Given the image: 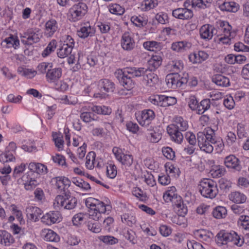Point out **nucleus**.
<instances>
[{
  "instance_id": "11",
  "label": "nucleus",
  "mask_w": 249,
  "mask_h": 249,
  "mask_svg": "<svg viewBox=\"0 0 249 249\" xmlns=\"http://www.w3.org/2000/svg\"><path fill=\"white\" fill-rule=\"evenodd\" d=\"M25 212L28 219L34 222L38 220L42 213V211L40 209L33 206L27 207L25 210Z\"/></svg>"
},
{
  "instance_id": "31",
  "label": "nucleus",
  "mask_w": 249,
  "mask_h": 249,
  "mask_svg": "<svg viewBox=\"0 0 249 249\" xmlns=\"http://www.w3.org/2000/svg\"><path fill=\"white\" fill-rule=\"evenodd\" d=\"M177 198V201L174 203L175 205L176 206L178 216L183 218L187 213V208L184 206L182 198L180 196H178V197Z\"/></svg>"
},
{
  "instance_id": "5",
  "label": "nucleus",
  "mask_w": 249,
  "mask_h": 249,
  "mask_svg": "<svg viewBox=\"0 0 249 249\" xmlns=\"http://www.w3.org/2000/svg\"><path fill=\"white\" fill-rule=\"evenodd\" d=\"M98 88L101 93H94L95 98H105L107 96V93L113 92L115 89V85L113 82L107 79L100 80L98 82Z\"/></svg>"
},
{
  "instance_id": "47",
  "label": "nucleus",
  "mask_w": 249,
  "mask_h": 249,
  "mask_svg": "<svg viewBox=\"0 0 249 249\" xmlns=\"http://www.w3.org/2000/svg\"><path fill=\"white\" fill-rule=\"evenodd\" d=\"M131 21L138 27H142L147 24V21L141 16H133L131 18Z\"/></svg>"
},
{
  "instance_id": "14",
  "label": "nucleus",
  "mask_w": 249,
  "mask_h": 249,
  "mask_svg": "<svg viewBox=\"0 0 249 249\" xmlns=\"http://www.w3.org/2000/svg\"><path fill=\"white\" fill-rule=\"evenodd\" d=\"M167 131L171 137L172 140L179 143L183 140V135L179 131V128L177 125H168Z\"/></svg>"
},
{
  "instance_id": "63",
  "label": "nucleus",
  "mask_w": 249,
  "mask_h": 249,
  "mask_svg": "<svg viewBox=\"0 0 249 249\" xmlns=\"http://www.w3.org/2000/svg\"><path fill=\"white\" fill-rule=\"evenodd\" d=\"M124 236L126 239L129 240L133 244L136 243V234L134 231L131 230H127L124 233Z\"/></svg>"
},
{
  "instance_id": "9",
  "label": "nucleus",
  "mask_w": 249,
  "mask_h": 249,
  "mask_svg": "<svg viewBox=\"0 0 249 249\" xmlns=\"http://www.w3.org/2000/svg\"><path fill=\"white\" fill-rule=\"evenodd\" d=\"M174 17L180 19L185 20L191 18L193 17V11L187 8H178L172 11Z\"/></svg>"
},
{
  "instance_id": "58",
  "label": "nucleus",
  "mask_w": 249,
  "mask_h": 249,
  "mask_svg": "<svg viewBox=\"0 0 249 249\" xmlns=\"http://www.w3.org/2000/svg\"><path fill=\"white\" fill-rule=\"evenodd\" d=\"M236 141V137L235 134L231 131L228 133L226 139L227 144L230 146L233 145Z\"/></svg>"
},
{
  "instance_id": "44",
  "label": "nucleus",
  "mask_w": 249,
  "mask_h": 249,
  "mask_svg": "<svg viewBox=\"0 0 249 249\" xmlns=\"http://www.w3.org/2000/svg\"><path fill=\"white\" fill-rule=\"evenodd\" d=\"M162 107H165L175 105L177 102L176 98L171 96L162 95Z\"/></svg>"
},
{
  "instance_id": "35",
  "label": "nucleus",
  "mask_w": 249,
  "mask_h": 249,
  "mask_svg": "<svg viewBox=\"0 0 249 249\" xmlns=\"http://www.w3.org/2000/svg\"><path fill=\"white\" fill-rule=\"evenodd\" d=\"M71 181L76 186L84 190L87 191L90 189V186L89 183L85 181L80 178H73Z\"/></svg>"
},
{
  "instance_id": "40",
  "label": "nucleus",
  "mask_w": 249,
  "mask_h": 249,
  "mask_svg": "<svg viewBox=\"0 0 249 249\" xmlns=\"http://www.w3.org/2000/svg\"><path fill=\"white\" fill-rule=\"evenodd\" d=\"M120 160H118L125 167H130L133 163V158L131 155L124 154L122 157H119Z\"/></svg>"
},
{
  "instance_id": "16",
  "label": "nucleus",
  "mask_w": 249,
  "mask_h": 249,
  "mask_svg": "<svg viewBox=\"0 0 249 249\" xmlns=\"http://www.w3.org/2000/svg\"><path fill=\"white\" fill-rule=\"evenodd\" d=\"M239 162V159L233 155L226 157L224 161L225 164L228 168H233L238 171L241 169Z\"/></svg>"
},
{
  "instance_id": "20",
  "label": "nucleus",
  "mask_w": 249,
  "mask_h": 249,
  "mask_svg": "<svg viewBox=\"0 0 249 249\" xmlns=\"http://www.w3.org/2000/svg\"><path fill=\"white\" fill-rule=\"evenodd\" d=\"M165 81L167 86L171 89H176L179 87V75L178 74L170 73L166 75Z\"/></svg>"
},
{
  "instance_id": "45",
  "label": "nucleus",
  "mask_w": 249,
  "mask_h": 249,
  "mask_svg": "<svg viewBox=\"0 0 249 249\" xmlns=\"http://www.w3.org/2000/svg\"><path fill=\"white\" fill-rule=\"evenodd\" d=\"M100 240L107 245H114L118 242V240L116 238L110 235L100 236L99 237Z\"/></svg>"
},
{
  "instance_id": "55",
  "label": "nucleus",
  "mask_w": 249,
  "mask_h": 249,
  "mask_svg": "<svg viewBox=\"0 0 249 249\" xmlns=\"http://www.w3.org/2000/svg\"><path fill=\"white\" fill-rule=\"evenodd\" d=\"M147 138L151 142H157L161 139V135L160 133L153 131L148 134Z\"/></svg>"
},
{
  "instance_id": "37",
  "label": "nucleus",
  "mask_w": 249,
  "mask_h": 249,
  "mask_svg": "<svg viewBox=\"0 0 249 249\" xmlns=\"http://www.w3.org/2000/svg\"><path fill=\"white\" fill-rule=\"evenodd\" d=\"M208 54L204 51H199L197 53H195L192 56H190L191 61H193L192 57H194V63H200L202 61L206 60L208 58Z\"/></svg>"
},
{
  "instance_id": "17",
  "label": "nucleus",
  "mask_w": 249,
  "mask_h": 249,
  "mask_svg": "<svg viewBox=\"0 0 249 249\" xmlns=\"http://www.w3.org/2000/svg\"><path fill=\"white\" fill-rule=\"evenodd\" d=\"M58 24L54 19H51L47 21L45 25V35L47 37L52 36L57 30Z\"/></svg>"
},
{
  "instance_id": "38",
  "label": "nucleus",
  "mask_w": 249,
  "mask_h": 249,
  "mask_svg": "<svg viewBox=\"0 0 249 249\" xmlns=\"http://www.w3.org/2000/svg\"><path fill=\"white\" fill-rule=\"evenodd\" d=\"M227 214V211L225 207L223 206H217L213 211V216L217 218H223L225 217Z\"/></svg>"
},
{
  "instance_id": "59",
  "label": "nucleus",
  "mask_w": 249,
  "mask_h": 249,
  "mask_svg": "<svg viewBox=\"0 0 249 249\" xmlns=\"http://www.w3.org/2000/svg\"><path fill=\"white\" fill-rule=\"evenodd\" d=\"M221 30L224 34V36H231V27L227 22L222 21L220 23Z\"/></svg>"
},
{
  "instance_id": "6",
  "label": "nucleus",
  "mask_w": 249,
  "mask_h": 249,
  "mask_svg": "<svg viewBox=\"0 0 249 249\" xmlns=\"http://www.w3.org/2000/svg\"><path fill=\"white\" fill-rule=\"evenodd\" d=\"M87 9L85 3L79 2L74 4L70 9V20L75 22L80 19L87 13Z\"/></svg>"
},
{
  "instance_id": "25",
  "label": "nucleus",
  "mask_w": 249,
  "mask_h": 249,
  "mask_svg": "<svg viewBox=\"0 0 249 249\" xmlns=\"http://www.w3.org/2000/svg\"><path fill=\"white\" fill-rule=\"evenodd\" d=\"M222 11H226L235 13L239 9V5L234 1L225 2L219 5Z\"/></svg>"
},
{
  "instance_id": "18",
  "label": "nucleus",
  "mask_w": 249,
  "mask_h": 249,
  "mask_svg": "<svg viewBox=\"0 0 249 249\" xmlns=\"http://www.w3.org/2000/svg\"><path fill=\"white\" fill-rule=\"evenodd\" d=\"M95 33V30L88 23L85 24L84 26L81 27L79 30L77 31L78 36L81 38H85L89 36H93Z\"/></svg>"
},
{
  "instance_id": "12",
  "label": "nucleus",
  "mask_w": 249,
  "mask_h": 249,
  "mask_svg": "<svg viewBox=\"0 0 249 249\" xmlns=\"http://www.w3.org/2000/svg\"><path fill=\"white\" fill-rule=\"evenodd\" d=\"M62 70L61 68H55L48 69L46 77L48 82L53 83L58 81L61 77Z\"/></svg>"
},
{
  "instance_id": "10",
  "label": "nucleus",
  "mask_w": 249,
  "mask_h": 249,
  "mask_svg": "<svg viewBox=\"0 0 249 249\" xmlns=\"http://www.w3.org/2000/svg\"><path fill=\"white\" fill-rule=\"evenodd\" d=\"M121 44L124 50L130 51L134 48L135 42L128 33H125L122 36Z\"/></svg>"
},
{
  "instance_id": "53",
  "label": "nucleus",
  "mask_w": 249,
  "mask_h": 249,
  "mask_svg": "<svg viewBox=\"0 0 249 249\" xmlns=\"http://www.w3.org/2000/svg\"><path fill=\"white\" fill-rule=\"evenodd\" d=\"M163 155L168 159L173 160L175 157V153L169 147H164L162 149Z\"/></svg>"
},
{
  "instance_id": "39",
  "label": "nucleus",
  "mask_w": 249,
  "mask_h": 249,
  "mask_svg": "<svg viewBox=\"0 0 249 249\" xmlns=\"http://www.w3.org/2000/svg\"><path fill=\"white\" fill-rule=\"evenodd\" d=\"M211 106V101L209 99H206L202 100L199 104L197 110V113L199 114L203 113L205 111L210 108Z\"/></svg>"
},
{
  "instance_id": "4",
  "label": "nucleus",
  "mask_w": 249,
  "mask_h": 249,
  "mask_svg": "<svg viewBox=\"0 0 249 249\" xmlns=\"http://www.w3.org/2000/svg\"><path fill=\"white\" fill-rule=\"evenodd\" d=\"M77 203V199L71 196L70 191H66L62 195H58L54 202L55 207H61L65 209L72 210L75 208Z\"/></svg>"
},
{
  "instance_id": "8",
  "label": "nucleus",
  "mask_w": 249,
  "mask_h": 249,
  "mask_svg": "<svg viewBox=\"0 0 249 249\" xmlns=\"http://www.w3.org/2000/svg\"><path fill=\"white\" fill-rule=\"evenodd\" d=\"M155 118L154 112L151 109L144 110L141 113L136 114V118L140 124H149L150 121Z\"/></svg>"
},
{
  "instance_id": "62",
  "label": "nucleus",
  "mask_w": 249,
  "mask_h": 249,
  "mask_svg": "<svg viewBox=\"0 0 249 249\" xmlns=\"http://www.w3.org/2000/svg\"><path fill=\"white\" fill-rule=\"evenodd\" d=\"M234 50L236 52H249V46L244 45L243 43L238 42L234 44Z\"/></svg>"
},
{
  "instance_id": "30",
  "label": "nucleus",
  "mask_w": 249,
  "mask_h": 249,
  "mask_svg": "<svg viewBox=\"0 0 249 249\" xmlns=\"http://www.w3.org/2000/svg\"><path fill=\"white\" fill-rule=\"evenodd\" d=\"M2 45L6 46L7 48H14L15 49H17L19 45V41L17 36H11L6 38L2 42Z\"/></svg>"
},
{
  "instance_id": "24",
  "label": "nucleus",
  "mask_w": 249,
  "mask_h": 249,
  "mask_svg": "<svg viewBox=\"0 0 249 249\" xmlns=\"http://www.w3.org/2000/svg\"><path fill=\"white\" fill-rule=\"evenodd\" d=\"M230 243L238 247H241L244 243V238L237 232L232 231L230 232Z\"/></svg>"
},
{
  "instance_id": "3",
  "label": "nucleus",
  "mask_w": 249,
  "mask_h": 249,
  "mask_svg": "<svg viewBox=\"0 0 249 249\" xmlns=\"http://www.w3.org/2000/svg\"><path fill=\"white\" fill-rule=\"evenodd\" d=\"M199 190L205 197L213 198L218 193L216 183L209 178H204L199 184Z\"/></svg>"
},
{
  "instance_id": "32",
  "label": "nucleus",
  "mask_w": 249,
  "mask_h": 249,
  "mask_svg": "<svg viewBox=\"0 0 249 249\" xmlns=\"http://www.w3.org/2000/svg\"><path fill=\"white\" fill-rule=\"evenodd\" d=\"M72 49L67 46V44H63L58 50L57 52V56L61 58H64L71 54Z\"/></svg>"
},
{
  "instance_id": "2",
  "label": "nucleus",
  "mask_w": 249,
  "mask_h": 249,
  "mask_svg": "<svg viewBox=\"0 0 249 249\" xmlns=\"http://www.w3.org/2000/svg\"><path fill=\"white\" fill-rule=\"evenodd\" d=\"M214 131V129L207 127L203 132L197 133V144L201 150L211 153L213 150V144L221 147L223 145L222 142L215 140Z\"/></svg>"
},
{
  "instance_id": "7",
  "label": "nucleus",
  "mask_w": 249,
  "mask_h": 249,
  "mask_svg": "<svg viewBox=\"0 0 249 249\" xmlns=\"http://www.w3.org/2000/svg\"><path fill=\"white\" fill-rule=\"evenodd\" d=\"M21 42L27 45H32L34 43H37L40 39V36L38 31L32 29L28 30L20 36Z\"/></svg>"
},
{
  "instance_id": "51",
  "label": "nucleus",
  "mask_w": 249,
  "mask_h": 249,
  "mask_svg": "<svg viewBox=\"0 0 249 249\" xmlns=\"http://www.w3.org/2000/svg\"><path fill=\"white\" fill-rule=\"evenodd\" d=\"M107 176L111 178H114L117 175V168L114 164H109L107 166Z\"/></svg>"
},
{
  "instance_id": "54",
  "label": "nucleus",
  "mask_w": 249,
  "mask_h": 249,
  "mask_svg": "<svg viewBox=\"0 0 249 249\" xmlns=\"http://www.w3.org/2000/svg\"><path fill=\"white\" fill-rule=\"evenodd\" d=\"M61 100L63 101L64 104L68 105H75L78 103V99L74 96L65 95L61 98Z\"/></svg>"
},
{
  "instance_id": "56",
  "label": "nucleus",
  "mask_w": 249,
  "mask_h": 249,
  "mask_svg": "<svg viewBox=\"0 0 249 249\" xmlns=\"http://www.w3.org/2000/svg\"><path fill=\"white\" fill-rule=\"evenodd\" d=\"M162 95H154L150 97L149 99V101L155 105L162 107Z\"/></svg>"
},
{
  "instance_id": "19",
  "label": "nucleus",
  "mask_w": 249,
  "mask_h": 249,
  "mask_svg": "<svg viewBox=\"0 0 249 249\" xmlns=\"http://www.w3.org/2000/svg\"><path fill=\"white\" fill-rule=\"evenodd\" d=\"M213 0H188L184 2L183 6L184 8H187L189 7L191 2L193 7H197L200 8L204 9L210 6V4L212 2Z\"/></svg>"
},
{
  "instance_id": "41",
  "label": "nucleus",
  "mask_w": 249,
  "mask_h": 249,
  "mask_svg": "<svg viewBox=\"0 0 249 249\" xmlns=\"http://www.w3.org/2000/svg\"><path fill=\"white\" fill-rule=\"evenodd\" d=\"M108 9L111 13L117 15H122L124 12V9L116 3L109 5Z\"/></svg>"
},
{
  "instance_id": "42",
  "label": "nucleus",
  "mask_w": 249,
  "mask_h": 249,
  "mask_svg": "<svg viewBox=\"0 0 249 249\" xmlns=\"http://www.w3.org/2000/svg\"><path fill=\"white\" fill-rule=\"evenodd\" d=\"M95 159V153L94 152H89L86 156V166L87 168L92 169L94 167V161Z\"/></svg>"
},
{
  "instance_id": "15",
  "label": "nucleus",
  "mask_w": 249,
  "mask_h": 249,
  "mask_svg": "<svg viewBox=\"0 0 249 249\" xmlns=\"http://www.w3.org/2000/svg\"><path fill=\"white\" fill-rule=\"evenodd\" d=\"M215 29L209 24L203 25L200 29L199 33L201 37L205 40H210L213 37Z\"/></svg>"
},
{
  "instance_id": "27",
  "label": "nucleus",
  "mask_w": 249,
  "mask_h": 249,
  "mask_svg": "<svg viewBox=\"0 0 249 249\" xmlns=\"http://www.w3.org/2000/svg\"><path fill=\"white\" fill-rule=\"evenodd\" d=\"M212 81L220 87H227L230 85L229 79L221 74H216L212 77Z\"/></svg>"
},
{
  "instance_id": "46",
  "label": "nucleus",
  "mask_w": 249,
  "mask_h": 249,
  "mask_svg": "<svg viewBox=\"0 0 249 249\" xmlns=\"http://www.w3.org/2000/svg\"><path fill=\"white\" fill-rule=\"evenodd\" d=\"M121 219L123 223L129 226H132L136 223L135 217L127 213H124L121 216Z\"/></svg>"
},
{
  "instance_id": "23",
  "label": "nucleus",
  "mask_w": 249,
  "mask_h": 249,
  "mask_svg": "<svg viewBox=\"0 0 249 249\" xmlns=\"http://www.w3.org/2000/svg\"><path fill=\"white\" fill-rule=\"evenodd\" d=\"M41 234L47 241L57 242L60 240L59 236L52 230L45 229L42 231Z\"/></svg>"
},
{
  "instance_id": "21",
  "label": "nucleus",
  "mask_w": 249,
  "mask_h": 249,
  "mask_svg": "<svg viewBox=\"0 0 249 249\" xmlns=\"http://www.w3.org/2000/svg\"><path fill=\"white\" fill-rule=\"evenodd\" d=\"M230 232L220 231L216 236L215 241L219 246L227 245L230 243Z\"/></svg>"
},
{
  "instance_id": "61",
  "label": "nucleus",
  "mask_w": 249,
  "mask_h": 249,
  "mask_svg": "<svg viewBox=\"0 0 249 249\" xmlns=\"http://www.w3.org/2000/svg\"><path fill=\"white\" fill-rule=\"evenodd\" d=\"M96 211L98 212H100V213H105L107 211V209L108 210L109 208H111V206L109 205H105V203L103 202L98 201L97 203H96Z\"/></svg>"
},
{
  "instance_id": "1",
  "label": "nucleus",
  "mask_w": 249,
  "mask_h": 249,
  "mask_svg": "<svg viewBox=\"0 0 249 249\" xmlns=\"http://www.w3.org/2000/svg\"><path fill=\"white\" fill-rule=\"evenodd\" d=\"M114 75L120 84L128 90L134 87L135 84L132 79L134 77L143 76L146 85L150 87H155L159 81L157 74L144 68L127 67L124 70L118 69Z\"/></svg>"
},
{
  "instance_id": "13",
  "label": "nucleus",
  "mask_w": 249,
  "mask_h": 249,
  "mask_svg": "<svg viewBox=\"0 0 249 249\" xmlns=\"http://www.w3.org/2000/svg\"><path fill=\"white\" fill-rule=\"evenodd\" d=\"M60 214L58 211H53L47 213L41 217V221L43 223L51 225L52 224L59 221Z\"/></svg>"
},
{
  "instance_id": "33",
  "label": "nucleus",
  "mask_w": 249,
  "mask_h": 249,
  "mask_svg": "<svg viewBox=\"0 0 249 249\" xmlns=\"http://www.w3.org/2000/svg\"><path fill=\"white\" fill-rule=\"evenodd\" d=\"M92 111L98 114L109 115L111 112V109L105 106H92Z\"/></svg>"
},
{
  "instance_id": "34",
  "label": "nucleus",
  "mask_w": 249,
  "mask_h": 249,
  "mask_svg": "<svg viewBox=\"0 0 249 249\" xmlns=\"http://www.w3.org/2000/svg\"><path fill=\"white\" fill-rule=\"evenodd\" d=\"M230 199L236 204L243 203L246 200V197L243 194L235 192L230 195Z\"/></svg>"
},
{
  "instance_id": "29",
  "label": "nucleus",
  "mask_w": 249,
  "mask_h": 249,
  "mask_svg": "<svg viewBox=\"0 0 249 249\" xmlns=\"http://www.w3.org/2000/svg\"><path fill=\"white\" fill-rule=\"evenodd\" d=\"M14 239L12 235L5 231H0V243L5 246H10L13 243Z\"/></svg>"
},
{
  "instance_id": "50",
  "label": "nucleus",
  "mask_w": 249,
  "mask_h": 249,
  "mask_svg": "<svg viewBox=\"0 0 249 249\" xmlns=\"http://www.w3.org/2000/svg\"><path fill=\"white\" fill-rule=\"evenodd\" d=\"M160 45V43L154 41H146L143 43L144 48L150 51H154L155 49H157Z\"/></svg>"
},
{
  "instance_id": "36",
  "label": "nucleus",
  "mask_w": 249,
  "mask_h": 249,
  "mask_svg": "<svg viewBox=\"0 0 249 249\" xmlns=\"http://www.w3.org/2000/svg\"><path fill=\"white\" fill-rule=\"evenodd\" d=\"M57 46V42L55 39L52 40L48 44L47 47L42 53V56L45 57L50 55L52 52H54Z\"/></svg>"
},
{
  "instance_id": "64",
  "label": "nucleus",
  "mask_w": 249,
  "mask_h": 249,
  "mask_svg": "<svg viewBox=\"0 0 249 249\" xmlns=\"http://www.w3.org/2000/svg\"><path fill=\"white\" fill-rule=\"evenodd\" d=\"M187 246L188 249H204L201 244L195 241H188Z\"/></svg>"
},
{
  "instance_id": "49",
  "label": "nucleus",
  "mask_w": 249,
  "mask_h": 249,
  "mask_svg": "<svg viewBox=\"0 0 249 249\" xmlns=\"http://www.w3.org/2000/svg\"><path fill=\"white\" fill-rule=\"evenodd\" d=\"M238 224L245 230L249 229V216L244 214L240 215Z\"/></svg>"
},
{
  "instance_id": "28",
  "label": "nucleus",
  "mask_w": 249,
  "mask_h": 249,
  "mask_svg": "<svg viewBox=\"0 0 249 249\" xmlns=\"http://www.w3.org/2000/svg\"><path fill=\"white\" fill-rule=\"evenodd\" d=\"M191 44L186 41L174 42L172 44L171 49L178 52H183L190 48Z\"/></svg>"
},
{
  "instance_id": "43",
  "label": "nucleus",
  "mask_w": 249,
  "mask_h": 249,
  "mask_svg": "<svg viewBox=\"0 0 249 249\" xmlns=\"http://www.w3.org/2000/svg\"><path fill=\"white\" fill-rule=\"evenodd\" d=\"M224 167L220 165L213 166L211 170V173L213 178L220 177L224 175Z\"/></svg>"
},
{
  "instance_id": "22",
  "label": "nucleus",
  "mask_w": 249,
  "mask_h": 249,
  "mask_svg": "<svg viewBox=\"0 0 249 249\" xmlns=\"http://www.w3.org/2000/svg\"><path fill=\"white\" fill-rule=\"evenodd\" d=\"M195 235L201 241L205 242L207 243L211 242L213 236V233L211 232L204 229L196 231Z\"/></svg>"
},
{
  "instance_id": "57",
  "label": "nucleus",
  "mask_w": 249,
  "mask_h": 249,
  "mask_svg": "<svg viewBox=\"0 0 249 249\" xmlns=\"http://www.w3.org/2000/svg\"><path fill=\"white\" fill-rule=\"evenodd\" d=\"M155 18L159 23L162 24H166L168 22V16L165 13H160L157 14L155 16Z\"/></svg>"
},
{
  "instance_id": "60",
  "label": "nucleus",
  "mask_w": 249,
  "mask_h": 249,
  "mask_svg": "<svg viewBox=\"0 0 249 249\" xmlns=\"http://www.w3.org/2000/svg\"><path fill=\"white\" fill-rule=\"evenodd\" d=\"M88 216V214L79 213L75 214L72 218V222L75 225H78L83 221L85 216Z\"/></svg>"
},
{
  "instance_id": "52",
  "label": "nucleus",
  "mask_w": 249,
  "mask_h": 249,
  "mask_svg": "<svg viewBox=\"0 0 249 249\" xmlns=\"http://www.w3.org/2000/svg\"><path fill=\"white\" fill-rule=\"evenodd\" d=\"M88 229L93 232L99 233L101 231L100 224L97 221H89Z\"/></svg>"
},
{
  "instance_id": "26",
  "label": "nucleus",
  "mask_w": 249,
  "mask_h": 249,
  "mask_svg": "<svg viewBox=\"0 0 249 249\" xmlns=\"http://www.w3.org/2000/svg\"><path fill=\"white\" fill-rule=\"evenodd\" d=\"M162 59L160 56L153 55L148 61V68L147 69L150 71H155L161 64Z\"/></svg>"
},
{
  "instance_id": "48",
  "label": "nucleus",
  "mask_w": 249,
  "mask_h": 249,
  "mask_svg": "<svg viewBox=\"0 0 249 249\" xmlns=\"http://www.w3.org/2000/svg\"><path fill=\"white\" fill-rule=\"evenodd\" d=\"M174 73L178 74V72L180 71L183 69V64L179 61H173L169 64Z\"/></svg>"
}]
</instances>
